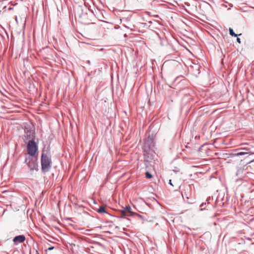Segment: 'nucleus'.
Here are the masks:
<instances>
[{
	"mask_svg": "<svg viewBox=\"0 0 254 254\" xmlns=\"http://www.w3.org/2000/svg\"><path fill=\"white\" fill-rule=\"evenodd\" d=\"M26 143L28 155L30 157H34L38 151V144L34 140H30Z\"/></svg>",
	"mask_w": 254,
	"mask_h": 254,
	"instance_id": "f03ea898",
	"label": "nucleus"
},
{
	"mask_svg": "<svg viewBox=\"0 0 254 254\" xmlns=\"http://www.w3.org/2000/svg\"><path fill=\"white\" fill-rule=\"evenodd\" d=\"M229 31L230 35L232 37H236L238 36V35L235 33L232 28H229Z\"/></svg>",
	"mask_w": 254,
	"mask_h": 254,
	"instance_id": "f8f14e48",
	"label": "nucleus"
},
{
	"mask_svg": "<svg viewBox=\"0 0 254 254\" xmlns=\"http://www.w3.org/2000/svg\"><path fill=\"white\" fill-rule=\"evenodd\" d=\"M54 249V247H49V248H48L47 250L51 251V250H53Z\"/></svg>",
	"mask_w": 254,
	"mask_h": 254,
	"instance_id": "dca6fc26",
	"label": "nucleus"
},
{
	"mask_svg": "<svg viewBox=\"0 0 254 254\" xmlns=\"http://www.w3.org/2000/svg\"><path fill=\"white\" fill-rule=\"evenodd\" d=\"M36 254H39V253H38V252L37 251H36Z\"/></svg>",
	"mask_w": 254,
	"mask_h": 254,
	"instance_id": "412c9836",
	"label": "nucleus"
},
{
	"mask_svg": "<svg viewBox=\"0 0 254 254\" xmlns=\"http://www.w3.org/2000/svg\"><path fill=\"white\" fill-rule=\"evenodd\" d=\"M150 141L149 140H145L144 145L143 147V153H150L151 147L149 144Z\"/></svg>",
	"mask_w": 254,
	"mask_h": 254,
	"instance_id": "6e6552de",
	"label": "nucleus"
},
{
	"mask_svg": "<svg viewBox=\"0 0 254 254\" xmlns=\"http://www.w3.org/2000/svg\"><path fill=\"white\" fill-rule=\"evenodd\" d=\"M35 137V131L31 128L26 127L24 129V134L23 136V140L25 143H27L30 140H34Z\"/></svg>",
	"mask_w": 254,
	"mask_h": 254,
	"instance_id": "7ed1b4c3",
	"label": "nucleus"
},
{
	"mask_svg": "<svg viewBox=\"0 0 254 254\" xmlns=\"http://www.w3.org/2000/svg\"><path fill=\"white\" fill-rule=\"evenodd\" d=\"M87 63L89 64H90L91 63H90V61H87Z\"/></svg>",
	"mask_w": 254,
	"mask_h": 254,
	"instance_id": "aec40b11",
	"label": "nucleus"
},
{
	"mask_svg": "<svg viewBox=\"0 0 254 254\" xmlns=\"http://www.w3.org/2000/svg\"><path fill=\"white\" fill-rule=\"evenodd\" d=\"M202 206H204V203H202L200 206V207H202Z\"/></svg>",
	"mask_w": 254,
	"mask_h": 254,
	"instance_id": "6ab92c4d",
	"label": "nucleus"
},
{
	"mask_svg": "<svg viewBox=\"0 0 254 254\" xmlns=\"http://www.w3.org/2000/svg\"><path fill=\"white\" fill-rule=\"evenodd\" d=\"M185 196H186V197L187 198H188V199L189 198V196L187 195V194H186V193H182V196H183V197H184V196H185Z\"/></svg>",
	"mask_w": 254,
	"mask_h": 254,
	"instance_id": "2eb2a0df",
	"label": "nucleus"
},
{
	"mask_svg": "<svg viewBox=\"0 0 254 254\" xmlns=\"http://www.w3.org/2000/svg\"><path fill=\"white\" fill-rule=\"evenodd\" d=\"M25 163H26L31 171L37 170L38 167V164L37 162V159L33 160L31 159L30 156L26 157L25 159Z\"/></svg>",
	"mask_w": 254,
	"mask_h": 254,
	"instance_id": "20e7f679",
	"label": "nucleus"
},
{
	"mask_svg": "<svg viewBox=\"0 0 254 254\" xmlns=\"http://www.w3.org/2000/svg\"><path fill=\"white\" fill-rule=\"evenodd\" d=\"M242 172V170L241 169H238L236 173V175L238 176L239 174H240Z\"/></svg>",
	"mask_w": 254,
	"mask_h": 254,
	"instance_id": "4468645a",
	"label": "nucleus"
},
{
	"mask_svg": "<svg viewBox=\"0 0 254 254\" xmlns=\"http://www.w3.org/2000/svg\"><path fill=\"white\" fill-rule=\"evenodd\" d=\"M51 156L48 152L45 150L42 151L41 157V164L42 172L46 174L48 172L52 167Z\"/></svg>",
	"mask_w": 254,
	"mask_h": 254,
	"instance_id": "f257e3e1",
	"label": "nucleus"
},
{
	"mask_svg": "<svg viewBox=\"0 0 254 254\" xmlns=\"http://www.w3.org/2000/svg\"><path fill=\"white\" fill-rule=\"evenodd\" d=\"M134 214L131 209L129 206H127L124 209L121 210L120 214L121 217H124L126 216H132Z\"/></svg>",
	"mask_w": 254,
	"mask_h": 254,
	"instance_id": "39448f33",
	"label": "nucleus"
},
{
	"mask_svg": "<svg viewBox=\"0 0 254 254\" xmlns=\"http://www.w3.org/2000/svg\"><path fill=\"white\" fill-rule=\"evenodd\" d=\"M125 27L127 29H130L131 30H133V28L134 27V26L131 23H128L127 25L124 24Z\"/></svg>",
	"mask_w": 254,
	"mask_h": 254,
	"instance_id": "9b49d317",
	"label": "nucleus"
},
{
	"mask_svg": "<svg viewBox=\"0 0 254 254\" xmlns=\"http://www.w3.org/2000/svg\"><path fill=\"white\" fill-rule=\"evenodd\" d=\"M241 150H246V151H248L250 150V149H247L246 148H238V149H237L236 150V153H234V155L238 156L244 155L245 154H248L249 153V152H248L242 151Z\"/></svg>",
	"mask_w": 254,
	"mask_h": 254,
	"instance_id": "0eeeda50",
	"label": "nucleus"
},
{
	"mask_svg": "<svg viewBox=\"0 0 254 254\" xmlns=\"http://www.w3.org/2000/svg\"><path fill=\"white\" fill-rule=\"evenodd\" d=\"M25 240V237L23 235H18L17 236H15L13 239V242L15 244H17L18 243H22Z\"/></svg>",
	"mask_w": 254,
	"mask_h": 254,
	"instance_id": "423d86ee",
	"label": "nucleus"
},
{
	"mask_svg": "<svg viewBox=\"0 0 254 254\" xmlns=\"http://www.w3.org/2000/svg\"><path fill=\"white\" fill-rule=\"evenodd\" d=\"M150 153H143V159L145 162H149L151 158L149 156Z\"/></svg>",
	"mask_w": 254,
	"mask_h": 254,
	"instance_id": "1a4fd4ad",
	"label": "nucleus"
},
{
	"mask_svg": "<svg viewBox=\"0 0 254 254\" xmlns=\"http://www.w3.org/2000/svg\"><path fill=\"white\" fill-rule=\"evenodd\" d=\"M145 177L147 179H151L152 177V175L148 172H146L145 173Z\"/></svg>",
	"mask_w": 254,
	"mask_h": 254,
	"instance_id": "ddd939ff",
	"label": "nucleus"
},
{
	"mask_svg": "<svg viewBox=\"0 0 254 254\" xmlns=\"http://www.w3.org/2000/svg\"><path fill=\"white\" fill-rule=\"evenodd\" d=\"M97 212L99 213H107L105 208L103 206H100L98 209Z\"/></svg>",
	"mask_w": 254,
	"mask_h": 254,
	"instance_id": "9d476101",
	"label": "nucleus"
},
{
	"mask_svg": "<svg viewBox=\"0 0 254 254\" xmlns=\"http://www.w3.org/2000/svg\"><path fill=\"white\" fill-rule=\"evenodd\" d=\"M237 42H238L239 43H241V39H240L239 38H237Z\"/></svg>",
	"mask_w": 254,
	"mask_h": 254,
	"instance_id": "f3484780",
	"label": "nucleus"
},
{
	"mask_svg": "<svg viewBox=\"0 0 254 254\" xmlns=\"http://www.w3.org/2000/svg\"><path fill=\"white\" fill-rule=\"evenodd\" d=\"M169 184H170V185H172V186H173V185H172V182H171V180L169 181Z\"/></svg>",
	"mask_w": 254,
	"mask_h": 254,
	"instance_id": "a211bd4d",
	"label": "nucleus"
}]
</instances>
